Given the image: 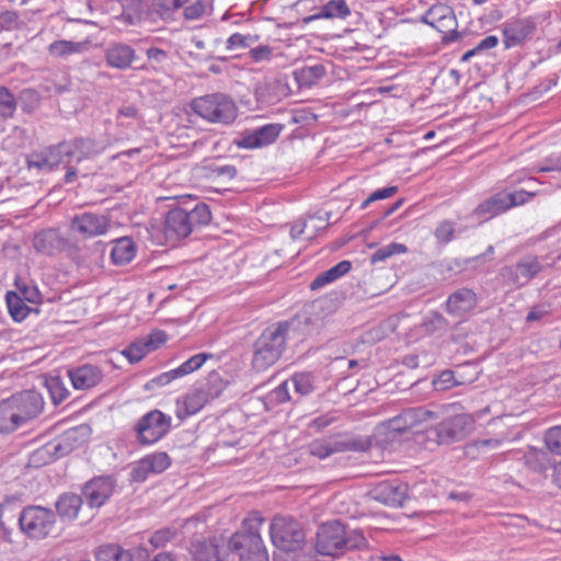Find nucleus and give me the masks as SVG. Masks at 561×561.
Listing matches in <instances>:
<instances>
[{"mask_svg":"<svg viewBox=\"0 0 561 561\" xmlns=\"http://www.w3.org/2000/svg\"><path fill=\"white\" fill-rule=\"evenodd\" d=\"M310 323L311 319L306 317L304 322L291 320L268 325L253 344L252 368L265 371L272 367L284 354L290 332L297 330L300 324L308 327Z\"/></svg>","mask_w":561,"mask_h":561,"instance_id":"f257e3e1","label":"nucleus"},{"mask_svg":"<svg viewBox=\"0 0 561 561\" xmlns=\"http://www.w3.org/2000/svg\"><path fill=\"white\" fill-rule=\"evenodd\" d=\"M211 211L207 204L198 202L193 208L175 207L168 211L163 234L168 242L175 243L187 238L194 230L207 226Z\"/></svg>","mask_w":561,"mask_h":561,"instance_id":"f03ea898","label":"nucleus"},{"mask_svg":"<svg viewBox=\"0 0 561 561\" xmlns=\"http://www.w3.org/2000/svg\"><path fill=\"white\" fill-rule=\"evenodd\" d=\"M262 517H249L242 528L236 531L228 541V549L239 557V561H268V553L260 534Z\"/></svg>","mask_w":561,"mask_h":561,"instance_id":"7ed1b4c3","label":"nucleus"},{"mask_svg":"<svg viewBox=\"0 0 561 561\" xmlns=\"http://www.w3.org/2000/svg\"><path fill=\"white\" fill-rule=\"evenodd\" d=\"M192 111L214 124L230 125L238 116V106L233 99L222 92L195 98L191 102Z\"/></svg>","mask_w":561,"mask_h":561,"instance_id":"20e7f679","label":"nucleus"},{"mask_svg":"<svg viewBox=\"0 0 561 561\" xmlns=\"http://www.w3.org/2000/svg\"><path fill=\"white\" fill-rule=\"evenodd\" d=\"M370 447L371 438L369 436L335 433L330 436L313 439L308 445V451L313 457L327 459L337 453L367 451Z\"/></svg>","mask_w":561,"mask_h":561,"instance_id":"39448f33","label":"nucleus"},{"mask_svg":"<svg viewBox=\"0 0 561 561\" xmlns=\"http://www.w3.org/2000/svg\"><path fill=\"white\" fill-rule=\"evenodd\" d=\"M543 257L535 254H524L514 263L504 265L499 272V278L505 286L520 289L537 278L546 268Z\"/></svg>","mask_w":561,"mask_h":561,"instance_id":"423d86ee","label":"nucleus"},{"mask_svg":"<svg viewBox=\"0 0 561 561\" xmlns=\"http://www.w3.org/2000/svg\"><path fill=\"white\" fill-rule=\"evenodd\" d=\"M534 196L535 193L527 192L525 190H518L514 192L500 191L482 201L474 208L473 216H476L481 221H486L508 211L514 207L525 205Z\"/></svg>","mask_w":561,"mask_h":561,"instance_id":"0eeeda50","label":"nucleus"},{"mask_svg":"<svg viewBox=\"0 0 561 561\" xmlns=\"http://www.w3.org/2000/svg\"><path fill=\"white\" fill-rule=\"evenodd\" d=\"M34 249L45 255L65 252L77 264H81L80 247L71 237L65 236L57 228H48L37 232L33 239Z\"/></svg>","mask_w":561,"mask_h":561,"instance_id":"6e6552de","label":"nucleus"},{"mask_svg":"<svg viewBox=\"0 0 561 561\" xmlns=\"http://www.w3.org/2000/svg\"><path fill=\"white\" fill-rule=\"evenodd\" d=\"M270 535L273 545L286 552L297 551L306 540L301 524L288 516H275L270 524Z\"/></svg>","mask_w":561,"mask_h":561,"instance_id":"1a4fd4ad","label":"nucleus"},{"mask_svg":"<svg viewBox=\"0 0 561 561\" xmlns=\"http://www.w3.org/2000/svg\"><path fill=\"white\" fill-rule=\"evenodd\" d=\"M22 533L33 539L46 538L55 528L56 513L39 505L24 507L18 518Z\"/></svg>","mask_w":561,"mask_h":561,"instance_id":"9d476101","label":"nucleus"},{"mask_svg":"<svg viewBox=\"0 0 561 561\" xmlns=\"http://www.w3.org/2000/svg\"><path fill=\"white\" fill-rule=\"evenodd\" d=\"M171 422V416L158 409L147 412L133 427L137 443L148 446L159 442L170 432Z\"/></svg>","mask_w":561,"mask_h":561,"instance_id":"9b49d317","label":"nucleus"},{"mask_svg":"<svg viewBox=\"0 0 561 561\" xmlns=\"http://www.w3.org/2000/svg\"><path fill=\"white\" fill-rule=\"evenodd\" d=\"M67 141L45 147L38 151H33L26 157V164L30 169L39 171H51L59 165H68L72 161Z\"/></svg>","mask_w":561,"mask_h":561,"instance_id":"f8f14e48","label":"nucleus"},{"mask_svg":"<svg viewBox=\"0 0 561 561\" xmlns=\"http://www.w3.org/2000/svg\"><path fill=\"white\" fill-rule=\"evenodd\" d=\"M422 21L444 34L443 42L450 43L459 37L457 19L449 5L437 3L432 5L422 16Z\"/></svg>","mask_w":561,"mask_h":561,"instance_id":"ddd939ff","label":"nucleus"},{"mask_svg":"<svg viewBox=\"0 0 561 561\" xmlns=\"http://www.w3.org/2000/svg\"><path fill=\"white\" fill-rule=\"evenodd\" d=\"M345 526L339 520L323 524L317 533L316 551L322 556L339 557L343 554Z\"/></svg>","mask_w":561,"mask_h":561,"instance_id":"4468645a","label":"nucleus"},{"mask_svg":"<svg viewBox=\"0 0 561 561\" xmlns=\"http://www.w3.org/2000/svg\"><path fill=\"white\" fill-rule=\"evenodd\" d=\"M284 125L270 123L263 126L245 129L234 138L233 145L241 149H257L274 144L279 137Z\"/></svg>","mask_w":561,"mask_h":561,"instance_id":"2eb2a0df","label":"nucleus"},{"mask_svg":"<svg viewBox=\"0 0 561 561\" xmlns=\"http://www.w3.org/2000/svg\"><path fill=\"white\" fill-rule=\"evenodd\" d=\"M469 420L463 414H458L446 419L427 432L431 439H435L439 445H449L462 440L467 434Z\"/></svg>","mask_w":561,"mask_h":561,"instance_id":"dca6fc26","label":"nucleus"},{"mask_svg":"<svg viewBox=\"0 0 561 561\" xmlns=\"http://www.w3.org/2000/svg\"><path fill=\"white\" fill-rule=\"evenodd\" d=\"M537 30V22L531 16L508 20L502 24L503 45L505 49L522 46L531 38Z\"/></svg>","mask_w":561,"mask_h":561,"instance_id":"f3484780","label":"nucleus"},{"mask_svg":"<svg viewBox=\"0 0 561 561\" xmlns=\"http://www.w3.org/2000/svg\"><path fill=\"white\" fill-rule=\"evenodd\" d=\"M22 425L36 419L44 410V399L35 390H24L9 398Z\"/></svg>","mask_w":561,"mask_h":561,"instance_id":"a211bd4d","label":"nucleus"},{"mask_svg":"<svg viewBox=\"0 0 561 561\" xmlns=\"http://www.w3.org/2000/svg\"><path fill=\"white\" fill-rule=\"evenodd\" d=\"M69 227L72 232L84 239H90L106 233L110 228V220L105 215L84 211L73 216Z\"/></svg>","mask_w":561,"mask_h":561,"instance_id":"6ab92c4d","label":"nucleus"},{"mask_svg":"<svg viewBox=\"0 0 561 561\" xmlns=\"http://www.w3.org/2000/svg\"><path fill=\"white\" fill-rule=\"evenodd\" d=\"M116 480L112 476H98L82 486V495L91 508L103 506L112 496Z\"/></svg>","mask_w":561,"mask_h":561,"instance_id":"aec40b11","label":"nucleus"},{"mask_svg":"<svg viewBox=\"0 0 561 561\" xmlns=\"http://www.w3.org/2000/svg\"><path fill=\"white\" fill-rule=\"evenodd\" d=\"M409 485L400 480H386L377 483L371 490V497L388 506L400 507L408 499Z\"/></svg>","mask_w":561,"mask_h":561,"instance_id":"412c9836","label":"nucleus"},{"mask_svg":"<svg viewBox=\"0 0 561 561\" xmlns=\"http://www.w3.org/2000/svg\"><path fill=\"white\" fill-rule=\"evenodd\" d=\"M171 466V458L165 451L146 455L131 469L130 477L135 482H144L150 473L158 474Z\"/></svg>","mask_w":561,"mask_h":561,"instance_id":"4be33fe9","label":"nucleus"},{"mask_svg":"<svg viewBox=\"0 0 561 561\" xmlns=\"http://www.w3.org/2000/svg\"><path fill=\"white\" fill-rule=\"evenodd\" d=\"M433 416L434 412L423 407L405 409L399 415L388 420L387 428L389 433L402 434Z\"/></svg>","mask_w":561,"mask_h":561,"instance_id":"5701e85b","label":"nucleus"},{"mask_svg":"<svg viewBox=\"0 0 561 561\" xmlns=\"http://www.w3.org/2000/svg\"><path fill=\"white\" fill-rule=\"evenodd\" d=\"M289 87L284 78H271L259 81L254 95L262 105H274L288 95Z\"/></svg>","mask_w":561,"mask_h":561,"instance_id":"b1692460","label":"nucleus"},{"mask_svg":"<svg viewBox=\"0 0 561 561\" xmlns=\"http://www.w3.org/2000/svg\"><path fill=\"white\" fill-rule=\"evenodd\" d=\"M104 59L107 67L117 70H127L133 67L137 55L135 49L122 42L110 43L104 49Z\"/></svg>","mask_w":561,"mask_h":561,"instance_id":"393cba45","label":"nucleus"},{"mask_svg":"<svg viewBox=\"0 0 561 561\" xmlns=\"http://www.w3.org/2000/svg\"><path fill=\"white\" fill-rule=\"evenodd\" d=\"M477 304V294L470 288L462 287L448 296L445 310L451 316L462 317L473 310Z\"/></svg>","mask_w":561,"mask_h":561,"instance_id":"a878e982","label":"nucleus"},{"mask_svg":"<svg viewBox=\"0 0 561 561\" xmlns=\"http://www.w3.org/2000/svg\"><path fill=\"white\" fill-rule=\"evenodd\" d=\"M68 377L75 389L89 390L102 381L103 374L98 366L84 364L68 369Z\"/></svg>","mask_w":561,"mask_h":561,"instance_id":"bb28decb","label":"nucleus"},{"mask_svg":"<svg viewBox=\"0 0 561 561\" xmlns=\"http://www.w3.org/2000/svg\"><path fill=\"white\" fill-rule=\"evenodd\" d=\"M71 161L81 162L102 153L105 146L89 137H78L67 141Z\"/></svg>","mask_w":561,"mask_h":561,"instance_id":"cd10ccee","label":"nucleus"},{"mask_svg":"<svg viewBox=\"0 0 561 561\" xmlns=\"http://www.w3.org/2000/svg\"><path fill=\"white\" fill-rule=\"evenodd\" d=\"M208 402L203 391H201L198 387H195L182 399L176 400L175 415L179 420L184 421L188 416L199 412Z\"/></svg>","mask_w":561,"mask_h":561,"instance_id":"c85d7f7f","label":"nucleus"},{"mask_svg":"<svg viewBox=\"0 0 561 561\" xmlns=\"http://www.w3.org/2000/svg\"><path fill=\"white\" fill-rule=\"evenodd\" d=\"M82 503L81 495L71 492L62 493L55 503L56 513L60 519L71 522L78 517Z\"/></svg>","mask_w":561,"mask_h":561,"instance_id":"c756f323","label":"nucleus"},{"mask_svg":"<svg viewBox=\"0 0 561 561\" xmlns=\"http://www.w3.org/2000/svg\"><path fill=\"white\" fill-rule=\"evenodd\" d=\"M88 48L89 44L87 42L58 39L48 45L47 51L54 58L66 59L71 55L82 54L88 50Z\"/></svg>","mask_w":561,"mask_h":561,"instance_id":"7c9ffc66","label":"nucleus"},{"mask_svg":"<svg viewBox=\"0 0 561 561\" xmlns=\"http://www.w3.org/2000/svg\"><path fill=\"white\" fill-rule=\"evenodd\" d=\"M136 255V245L131 238L123 237L113 242L111 260L115 265H126Z\"/></svg>","mask_w":561,"mask_h":561,"instance_id":"2f4dec72","label":"nucleus"},{"mask_svg":"<svg viewBox=\"0 0 561 561\" xmlns=\"http://www.w3.org/2000/svg\"><path fill=\"white\" fill-rule=\"evenodd\" d=\"M193 561H220L218 545L213 540L195 539L190 547Z\"/></svg>","mask_w":561,"mask_h":561,"instance_id":"473e14b6","label":"nucleus"},{"mask_svg":"<svg viewBox=\"0 0 561 561\" xmlns=\"http://www.w3.org/2000/svg\"><path fill=\"white\" fill-rule=\"evenodd\" d=\"M352 264L350 261H341L325 272L320 273L311 283L310 289L318 290L323 286L333 283L340 277L344 276L351 271Z\"/></svg>","mask_w":561,"mask_h":561,"instance_id":"72a5a7b5","label":"nucleus"},{"mask_svg":"<svg viewBox=\"0 0 561 561\" xmlns=\"http://www.w3.org/2000/svg\"><path fill=\"white\" fill-rule=\"evenodd\" d=\"M325 75L327 70L321 64L305 66L294 71V77L300 88H311L312 85L317 84Z\"/></svg>","mask_w":561,"mask_h":561,"instance_id":"f704fd0d","label":"nucleus"},{"mask_svg":"<svg viewBox=\"0 0 561 561\" xmlns=\"http://www.w3.org/2000/svg\"><path fill=\"white\" fill-rule=\"evenodd\" d=\"M9 398L0 402V433H12L22 426Z\"/></svg>","mask_w":561,"mask_h":561,"instance_id":"c9c22d12","label":"nucleus"},{"mask_svg":"<svg viewBox=\"0 0 561 561\" xmlns=\"http://www.w3.org/2000/svg\"><path fill=\"white\" fill-rule=\"evenodd\" d=\"M351 15V9L345 0H330L323 4L318 14L310 16V20L314 19H346Z\"/></svg>","mask_w":561,"mask_h":561,"instance_id":"e433bc0d","label":"nucleus"},{"mask_svg":"<svg viewBox=\"0 0 561 561\" xmlns=\"http://www.w3.org/2000/svg\"><path fill=\"white\" fill-rule=\"evenodd\" d=\"M526 466L536 472H543L550 466H552V460L547 450L530 447L529 450L524 456Z\"/></svg>","mask_w":561,"mask_h":561,"instance_id":"4c0bfd02","label":"nucleus"},{"mask_svg":"<svg viewBox=\"0 0 561 561\" xmlns=\"http://www.w3.org/2000/svg\"><path fill=\"white\" fill-rule=\"evenodd\" d=\"M187 1L188 0H152L150 12L163 21H171L173 20L174 13Z\"/></svg>","mask_w":561,"mask_h":561,"instance_id":"58836bf2","label":"nucleus"},{"mask_svg":"<svg viewBox=\"0 0 561 561\" xmlns=\"http://www.w3.org/2000/svg\"><path fill=\"white\" fill-rule=\"evenodd\" d=\"M95 558L96 561H133L130 551L115 543L100 546Z\"/></svg>","mask_w":561,"mask_h":561,"instance_id":"ea45409f","label":"nucleus"},{"mask_svg":"<svg viewBox=\"0 0 561 561\" xmlns=\"http://www.w3.org/2000/svg\"><path fill=\"white\" fill-rule=\"evenodd\" d=\"M5 300L9 313L15 322L23 321L33 310L26 305V301L22 300V298H20V296L14 291H8Z\"/></svg>","mask_w":561,"mask_h":561,"instance_id":"a19ab883","label":"nucleus"},{"mask_svg":"<svg viewBox=\"0 0 561 561\" xmlns=\"http://www.w3.org/2000/svg\"><path fill=\"white\" fill-rule=\"evenodd\" d=\"M118 127L134 129L135 125L142 121L139 110L135 105H122L115 116Z\"/></svg>","mask_w":561,"mask_h":561,"instance_id":"79ce46f5","label":"nucleus"},{"mask_svg":"<svg viewBox=\"0 0 561 561\" xmlns=\"http://www.w3.org/2000/svg\"><path fill=\"white\" fill-rule=\"evenodd\" d=\"M208 401L217 399L225 390L226 383L217 371L208 374L204 383L198 386Z\"/></svg>","mask_w":561,"mask_h":561,"instance_id":"37998d69","label":"nucleus"},{"mask_svg":"<svg viewBox=\"0 0 561 561\" xmlns=\"http://www.w3.org/2000/svg\"><path fill=\"white\" fill-rule=\"evenodd\" d=\"M214 355L210 353H198V354L191 356L188 359H186L184 363H182L179 367L173 369L175 377L179 379V378L185 377V376L196 371L204 365V363L208 358H211Z\"/></svg>","mask_w":561,"mask_h":561,"instance_id":"c03bdc74","label":"nucleus"},{"mask_svg":"<svg viewBox=\"0 0 561 561\" xmlns=\"http://www.w3.org/2000/svg\"><path fill=\"white\" fill-rule=\"evenodd\" d=\"M288 380L293 385L295 393L299 397L309 396L314 390V380L311 373H295Z\"/></svg>","mask_w":561,"mask_h":561,"instance_id":"a18cd8bd","label":"nucleus"},{"mask_svg":"<svg viewBox=\"0 0 561 561\" xmlns=\"http://www.w3.org/2000/svg\"><path fill=\"white\" fill-rule=\"evenodd\" d=\"M290 399L291 398L289 394V380H285L265 396L264 403L266 410H270L275 405L290 401Z\"/></svg>","mask_w":561,"mask_h":561,"instance_id":"49530a36","label":"nucleus"},{"mask_svg":"<svg viewBox=\"0 0 561 561\" xmlns=\"http://www.w3.org/2000/svg\"><path fill=\"white\" fill-rule=\"evenodd\" d=\"M16 100L13 93L0 85V119L11 118L16 111Z\"/></svg>","mask_w":561,"mask_h":561,"instance_id":"de8ad7c7","label":"nucleus"},{"mask_svg":"<svg viewBox=\"0 0 561 561\" xmlns=\"http://www.w3.org/2000/svg\"><path fill=\"white\" fill-rule=\"evenodd\" d=\"M543 442L549 455L561 457V425L548 428L545 432Z\"/></svg>","mask_w":561,"mask_h":561,"instance_id":"09e8293b","label":"nucleus"},{"mask_svg":"<svg viewBox=\"0 0 561 561\" xmlns=\"http://www.w3.org/2000/svg\"><path fill=\"white\" fill-rule=\"evenodd\" d=\"M407 251H408V248L404 244L391 242V243L376 250L370 256V262L373 264H377L379 262L386 261L387 259H389L392 255L402 254V253H405Z\"/></svg>","mask_w":561,"mask_h":561,"instance_id":"8fccbe9b","label":"nucleus"},{"mask_svg":"<svg viewBox=\"0 0 561 561\" xmlns=\"http://www.w3.org/2000/svg\"><path fill=\"white\" fill-rule=\"evenodd\" d=\"M345 543L343 545V554L346 551L352 550H365L368 547V541L363 535L362 531L358 530H347L345 528Z\"/></svg>","mask_w":561,"mask_h":561,"instance_id":"3c124183","label":"nucleus"},{"mask_svg":"<svg viewBox=\"0 0 561 561\" xmlns=\"http://www.w3.org/2000/svg\"><path fill=\"white\" fill-rule=\"evenodd\" d=\"M47 390L55 404L61 403L69 396V391L59 377H53L46 381Z\"/></svg>","mask_w":561,"mask_h":561,"instance_id":"603ef678","label":"nucleus"},{"mask_svg":"<svg viewBox=\"0 0 561 561\" xmlns=\"http://www.w3.org/2000/svg\"><path fill=\"white\" fill-rule=\"evenodd\" d=\"M15 286L19 291L16 294L20 296V298H22V300L31 304L41 302L42 295L35 285L25 283L23 280H15Z\"/></svg>","mask_w":561,"mask_h":561,"instance_id":"864d4df0","label":"nucleus"},{"mask_svg":"<svg viewBox=\"0 0 561 561\" xmlns=\"http://www.w3.org/2000/svg\"><path fill=\"white\" fill-rule=\"evenodd\" d=\"M447 327V320L439 312H432L428 314L422 323L424 332L434 334L439 331H444Z\"/></svg>","mask_w":561,"mask_h":561,"instance_id":"5fc2aeb1","label":"nucleus"},{"mask_svg":"<svg viewBox=\"0 0 561 561\" xmlns=\"http://www.w3.org/2000/svg\"><path fill=\"white\" fill-rule=\"evenodd\" d=\"M122 354L129 360V363L140 362L148 353L141 339L131 342L124 348Z\"/></svg>","mask_w":561,"mask_h":561,"instance_id":"6e6d98bb","label":"nucleus"},{"mask_svg":"<svg viewBox=\"0 0 561 561\" xmlns=\"http://www.w3.org/2000/svg\"><path fill=\"white\" fill-rule=\"evenodd\" d=\"M257 38V36H252L250 34L243 35L240 33H233L226 41V48L232 50L239 47H251V45L256 42Z\"/></svg>","mask_w":561,"mask_h":561,"instance_id":"4d7b16f0","label":"nucleus"},{"mask_svg":"<svg viewBox=\"0 0 561 561\" xmlns=\"http://www.w3.org/2000/svg\"><path fill=\"white\" fill-rule=\"evenodd\" d=\"M252 62H267L273 58V48L270 45H259L252 47L248 53Z\"/></svg>","mask_w":561,"mask_h":561,"instance_id":"13d9d810","label":"nucleus"},{"mask_svg":"<svg viewBox=\"0 0 561 561\" xmlns=\"http://www.w3.org/2000/svg\"><path fill=\"white\" fill-rule=\"evenodd\" d=\"M148 353L161 347L167 342V333L162 330H156L141 339Z\"/></svg>","mask_w":561,"mask_h":561,"instance_id":"bf43d9fd","label":"nucleus"},{"mask_svg":"<svg viewBox=\"0 0 561 561\" xmlns=\"http://www.w3.org/2000/svg\"><path fill=\"white\" fill-rule=\"evenodd\" d=\"M331 217V213L327 211L323 215L316 214L309 217L310 221H317L311 227L309 226L310 231L307 234V239H312L317 236V233L321 230L327 229L329 225V220Z\"/></svg>","mask_w":561,"mask_h":561,"instance_id":"052dcab7","label":"nucleus"},{"mask_svg":"<svg viewBox=\"0 0 561 561\" xmlns=\"http://www.w3.org/2000/svg\"><path fill=\"white\" fill-rule=\"evenodd\" d=\"M206 12L205 0H196L192 4L184 8L183 16L187 21L201 19Z\"/></svg>","mask_w":561,"mask_h":561,"instance_id":"680f3d73","label":"nucleus"},{"mask_svg":"<svg viewBox=\"0 0 561 561\" xmlns=\"http://www.w3.org/2000/svg\"><path fill=\"white\" fill-rule=\"evenodd\" d=\"M397 192H398V186H388V187L376 190L362 203L360 208L366 209L370 203L389 198V197L393 196Z\"/></svg>","mask_w":561,"mask_h":561,"instance_id":"e2e57ef3","label":"nucleus"},{"mask_svg":"<svg viewBox=\"0 0 561 561\" xmlns=\"http://www.w3.org/2000/svg\"><path fill=\"white\" fill-rule=\"evenodd\" d=\"M454 224L449 220H445L438 225L435 230V237L439 242L448 243L454 238Z\"/></svg>","mask_w":561,"mask_h":561,"instance_id":"0e129e2a","label":"nucleus"},{"mask_svg":"<svg viewBox=\"0 0 561 561\" xmlns=\"http://www.w3.org/2000/svg\"><path fill=\"white\" fill-rule=\"evenodd\" d=\"M173 537V531L169 528H163L154 531L150 537V543L153 548L158 549L163 547Z\"/></svg>","mask_w":561,"mask_h":561,"instance_id":"69168bd1","label":"nucleus"},{"mask_svg":"<svg viewBox=\"0 0 561 561\" xmlns=\"http://www.w3.org/2000/svg\"><path fill=\"white\" fill-rule=\"evenodd\" d=\"M19 25V15L14 11H4L0 13V30L11 31Z\"/></svg>","mask_w":561,"mask_h":561,"instance_id":"338daca9","label":"nucleus"},{"mask_svg":"<svg viewBox=\"0 0 561 561\" xmlns=\"http://www.w3.org/2000/svg\"><path fill=\"white\" fill-rule=\"evenodd\" d=\"M147 58L156 65H162L169 59L168 51L159 48V47H149L146 50Z\"/></svg>","mask_w":561,"mask_h":561,"instance_id":"774afa93","label":"nucleus"}]
</instances>
